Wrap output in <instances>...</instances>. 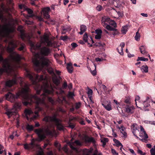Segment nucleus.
I'll use <instances>...</instances> for the list:
<instances>
[{
  "label": "nucleus",
  "instance_id": "nucleus-1",
  "mask_svg": "<svg viewBox=\"0 0 155 155\" xmlns=\"http://www.w3.org/2000/svg\"><path fill=\"white\" fill-rule=\"evenodd\" d=\"M26 77L29 78L33 84H36L37 86L35 88L37 94H40L41 90H43V93L41 96V98L38 97L35 95L32 96L31 101L35 102L38 104L36 108L38 111L41 110V108L38 107V104H44V100L45 98L46 94H50L53 93V90L52 86L47 82L46 80H44L43 76L41 75L39 76L31 72L29 70L26 69Z\"/></svg>",
  "mask_w": 155,
  "mask_h": 155
},
{
  "label": "nucleus",
  "instance_id": "nucleus-2",
  "mask_svg": "<svg viewBox=\"0 0 155 155\" xmlns=\"http://www.w3.org/2000/svg\"><path fill=\"white\" fill-rule=\"evenodd\" d=\"M17 42L14 41H12L9 43L7 48L8 52L10 53L9 58L4 59L2 54H0V62H2V68L0 67V75H2L4 73H9L13 70L10 60L18 62L21 59L20 55L13 51L14 49L17 47Z\"/></svg>",
  "mask_w": 155,
  "mask_h": 155
},
{
  "label": "nucleus",
  "instance_id": "nucleus-3",
  "mask_svg": "<svg viewBox=\"0 0 155 155\" xmlns=\"http://www.w3.org/2000/svg\"><path fill=\"white\" fill-rule=\"evenodd\" d=\"M45 45L49 47H52L53 43L49 39L48 35L47 34H45L41 43H38L34 45L31 44V48L35 50H39L40 54L42 55L47 56L50 53L51 51L49 48L45 46L41 47L42 44Z\"/></svg>",
  "mask_w": 155,
  "mask_h": 155
},
{
  "label": "nucleus",
  "instance_id": "nucleus-4",
  "mask_svg": "<svg viewBox=\"0 0 155 155\" xmlns=\"http://www.w3.org/2000/svg\"><path fill=\"white\" fill-rule=\"evenodd\" d=\"M32 61L34 68L37 71L40 70L44 67H48L51 63L50 61L47 58L41 56L38 53L35 54Z\"/></svg>",
  "mask_w": 155,
  "mask_h": 155
},
{
  "label": "nucleus",
  "instance_id": "nucleus-5",
  "mask_svg": "<svg viewBox=\"0 0 155 155\" xmlns=\"http://www.w3.org/2000/svg\"><path fill=\"white\" fill-rule=\"evenodd\" d=\"M35 132L37 135L40 140L41 141L44 139L47 136H53L55 131L53 130H50L47 127L35 129Z\"/></svg>",
  "mask_w": 155,
  "mask_h": 155
},
{
  "label": "nucleus",
  "instance_id": "nucleus-6",
  "mask_svg": "<svg viewBox=\"0 0 155 155\" xmlns=\"http://www.w3.org/2000/svg\"><path fill=\"white\" fill-rule=\"evenodd\" d=\"M21 85L22 87V88L19 94H17L16 95H15L11 92H9L5 95L6 99L8 100H15V99H17L19 95H23L25 96V97L27 98L28 97V93L29 91V85L26 83H24V86H22L21 83Z\"/></svg>",
  "mask_w": 155,
  "mask_h": 155
},
{
  "label": "nucleus",
  "instance_id": "nucleus-7",
  "mask_svg": "<svg viewBox=\"0 0 155 155\" xmlns=\"http://www.w3.org/2000/svg\"><path fill=\"white\" fill-rule=\"evenodd\" d=\"M14 28L10 23L3 25L0 24V37L8 36L10 33L14 32Z\"/></svg>",
  "mask_w": 155,
  "mask_h": 155
},
{
  "label": "nucleus",
  "instance_id": "nucleus-8",
  "mask_svg": "<svg viewBox=\"0 0 155 155\" xmlns=\"http://www.w3.org/2000/svg\"><path fill=\"white\" fill-rule=\"evenodd\" d=\"M57 115L54 114L52 116H46L43 119V120L47 122H54L57 126V128L60 130H63L64 127L60 123V120L56 118Z\"/></svg>",
  "mask_w": 155,
  "mask_h": 155
},
{
  "label": "nucleus",
  "instance_id": "nucleus-9",
  "mask_svg": "<svg viewBox=\"0 0 155 155\" xmlns=\"http://www.w3.org/2000/svg\"><path fill=\"white\" fill-rule=\"evenodd\" d=\"M24 148L25 150H34V148L37 146V145L35 143V140L34 139H32L31 140V142L29 143H27L23 144Z\"/></svg>",
  "mask_w": 155,
  "mask_h": 155
},
{
  "label": "nucleus",
  "instance_id": "nucleus-10",
  "mask_svg": "<svg viewBox=\"0 0 155 155\" xmlns=\"http://www.w3.org/2000/svg\"><path fill=\"white\" fill-rule=\"evenodd\" d=\"M131 128L132 133L137 138H138L139 137L137 136V134L139 132V130H138L139 127L138 125L136 124H134L131 125Z\"/></svg>",
  "mask_w": 155,
  "mask_h": 155
},
{
  "label": "nucleus",
  "instance_id": "nucleus-11",
  "mask_svg": "<svg viewBox=\"0 0 155 155\" xmlns=\"http://www.w3.org/2000/svg\"><path fill=\"white\" fill-rule=\"evenodd\" d=\"M107 19H105L104 18H102V20H101L102 24V25L107 30L109 31H116V29L112 27L110 25L107 24L106 22H107Z\"/></svg>",
  "mask_w": 155,
  "mask_h": 155
},
{
  "label": "nucleus",
  "instance_id": "nucleus-12",
  "mask_svg": "<svg viewBox=\"0 0 155 155\" xmlns=\"http://www.w3.org/2000/svg\"><path fill=\"white\" fill-rule=\"evenodd\" d=\"M50 10V8L49 7L45 8L43 9L42 11L43 12L44 18L46 19H48L50 18V15H49L48 12Z\"/></svg>",
  "mask_w": 155,
  "mask_h": 155
},
{
  "label": "nucleus",
  "instance_id": "nucleus-13",
  "mask_svg": "<svg viewBox=\"0 0 155 155\" xmlns=\"http://www.w3.org/2000/svg\"><path fill=\"white\" fill-rule=\"evenodd\" d=\"M139 136L141 138V139L139 138V140L143 142H146L148 138V135L146 132H140Z\"/></svg>",
  "mask_w": 155,
  "mask_h": 155
},
{
  "label": "nucleus",
  "instance_id": "nucleus-14",
  "mask_svg": "<svg viewBox=\"0 0 155 155\" xmlns=\"http://www.w3.org/2000/svg\"><path fill=\"white\" fill-rule=\"evenodd\" d=\"M15 109L14 108H12L11 109H8L6 110V112L5 113V114H6L10 118L11 117L15 114L16 112H15Z\"/></svg>",
  "mask_w": 155,
  "mask_h": 155
},
{
  "label": "nucleus",
  "instance_id": "nucleus-15",
  "mask_svg": "<svg viewBox=\"0 0 155 155\" xmlns=\"http://www.w3.org/2000/svg\"><path fill=\"white\" fill-rule=\"evenodd\" d=\"M125 46L124 42H121L119 46L117 48V50L119 53L121 55H124L123 48Z\"/></svg>",
  "mask_w": 155,
  "mask_h": 155
},
{
  "label": "nucleus",
  "instance_id": "nucleus-16",
  "mask_svg": "<svg viewBox=\"0 0 155 155\" xmlns=\"http://www.w3.org/2000/svg\"><path fill=\"white\" fill-rule=\"evenodd\" d=\"M16 81L15 78H14L11 80H8L5 83V85L6 86L8 87H11L12 85L16 84Z\"/></svg>",
  "mask_w": 155,
  "mask_h": 155
},
{
  "label": "nucleus",
  "instance_id": "nucleus-17",
  "mask_svg": "<svg viewBox=\"0 0 155 155\" xmlns=\"http://www.w3.org/2000/svg\"><path fill=\"white\" fill-rule=\"evenodd\" d=\"M134 109L132 105H127L126 107V111L127 113L131 114L134 112Z\"/></svg>",
  "mask_w": 155,
  "mask_h": 155
},
{
  "label": "nucleus",
  "instance_id": "nucleus-18",
  "mask_svg": "<svg viewBox=\"0 0 155 155\" xmlns=\"http://www.w3.org/2000/svg\"><path fill=\"white\" fill-rule=\"evenodd\" d=\"M74 143H76L77 145H81V143L78 140H75L74 142V143H72V142L71 143L70 142H69L70 147L71 149H72V150H76V148L73 146V144H74Z\"/></svg>",
  "mask_w": 155,
  "mask_h": 155
},
{
  "label": "nucleus",
  "instance_id": "nucleus-19",
  "mask_svg": "<svg viewBox=\"0 0 155 155\" xmlns=\"http://www.w3.org/2000/svg\"><path fill=\"white\" fill-rule=\"evenodd\" d=\"M107 102L108 103L107 104H102V105L107 110L110 111L112 110L111 102L110 101Z\"/></svg>",
  "mask_w": 155,
  "mask_h": 155
},
{
  "label": "nucleus",
  "instance_id": "nucleus-20",
  "mask_svg": "<svg viewBox=\"0 0 155 155\" xmlns=\"http://www.w3.org/2000/svg\"><path fill=\"white\" fill-rule=\"evenodd\" d=\"M67 68L69 73H72L73 71V67L71 63H68L67 65Z\"/></svg>",
  "mask_w": 155,
  "mask_h": 155
},
{
  "label": "nucleus",
  "instance_id": "nucleus-21",
  "mask_svg": "<svg viewBox=\"0 0 155 155\" xmlns=\"http://www.w3.org/2000/svg\"><path fill=\"white\" fill-rule=\"evenodd\" d=\"M87 30L86 26L84 25H82L80 27L81 31L79 32L80 35H82Z\"/></svg>",
  "mask_w": 155,
  "mask_h": 155
},
{
  "label": "nucleus",
  "instance_id": "nucleus-22",
  "mask_svg": "<svg viewBox=\"0 0 155 155\" xmlns=\"http://www.w3.org/2000/svg\"><path fill=\"white\" fill-rule=\"evenodd\" d=\"M25 112L28 120H29V118L28 116L33 114V112L31 109H26L25 110Z\"/></svg>",
  "mask_w": 155,
  "mask_h": 155
},
{
  "label": "nucleus",
  "instance_id": "nucleus-23",
  "mask_svg": "<svg viewBox=\"0 0 155 155\" xmlns=\"http://www.w3.org/2000/svg\"><path fill=\"white\" fill-rule=\"evenodd\" d=\"M57 101L60 103H62L64 101L66 104H68V102L66 100V98L64 97H62V99L59 98V97H58V98L57 100Z\"/></svg>",
  "mask_w": 155,
  "mask_h": 155
},
{
  "label": "nucleus",
  "instance_id": "nucleus-24",
  "mask_svg": "<svg viewBox=\"0 0 155 155\" xmlns=\"http://www.w3.org/2000/svg\"><path fill=\"white\" fill-rule=\"evenodd\" d=\"M85 140L86 142H92L93 143H94L95 142V141L94 140V139L92 137H86L85 138Z\"/></svg>",
  "mask_w": 155,
  "mask_h": 155
},
{
  "label": "nucleus",
  "instance_id": "nucleus-25",
  "mask_svg": "<svg viewBox=\"0 0 155 155\" xmlns=\"http://www.w3.org/2000/svg\"><path fill=\"white\" fill-rule=\"evenodd\" d=\"M100 140L101 142L103 143L102 146L103 147H105L106 143L108 141V139L107 138H102Z\"/></svg>",
  "mask_w": 155,
  "mask_h": 155
},
{
  "label": "nucleus",
  "instance_id": "nucleus-26",
  "mask_svg": "<svg viewBox=\"0 0 155 155\" xmlns=\"http://www.w3.org/2000/svg\"><path fill=\"white\" fill-rule=\"evenodd\" d=\"M140 69L143 73H147L148 72V67L146 65H143L140 68Z\"/></svg>",
  "mask_w": 155,
  "mask_h": 155
},
{
  "label": "nucleus",
  "instance_id": "nucleus-27",
  "mask_svg": "<svg viewBox=\"0 0 155 155\" xmlns=\"http://www.w3.org/2000/svg\"><path fill=\"white\" fill-rule=\"evenodd\" d=\"M149 102L146 101H144L143 102V109L144 111H148L149 110L148 109H146V107H149L150 106V104H149Z\"/></svg>",
  "mask_w": 155,
  "mask_h": 155
},
{
  "label": "nucleus",
  "instance_id": "nucleus-28",
  "mask_svg": "<svg viewBox=\"0 0 155 155\" xmlns=\"http://www.w3.org/2000/svg\"><path fill=\"white\" fill-rule=\"evenodd\" d=\"M140 52L143 54H145L147 53V52L146 51L145 46L143 45L141 46L139 48Z\"/></svg>",
  "mask_w": 155,
  "mask_h": 155
},
{
  "label": "nucleus",
  "instance_id": "nucleus-29",
  "mask_svg": "<svg viewBox=\"0 0 155 155\" xmlns=\"http://www.w3.org/2000/svg\"><path fill=\"white\" fill-rule=\"evenodd\" d=\"M53 82L56 85H58L60 83V81L57 77H55L52 78Z\"/></svg>",
  "mask_w": 155,
  "mask_h": 155
},
{
  "label": "nucleus",
  "instance_id": "nucleus-30",
  "mask_svg": "<svg viewBox=\"0 0 155 155\" xmlns=\"http://www.w3.org/2000/svg\"><path fill=\"white\" fill-rule=\"evenodd\" d=\"M128 26L125 25L122 27L121 30V32L123 34H125L128 30Z\"/></svg>",
  "mask_w": 155,
  "mask_h": 155
},
{
  "label": "nucleus",
  "instance_id": "nucleus-31",
  "mask_svg": "<svg viewBox=\"0 0 155 155\" xmlns=\"http://www.w3.org/2000/svg\"><path fill=\"white\" fill-rule=\"evenodd\" d=\"M22 27L21 26H19L18 28V30L20 31L21 33V38L23 39V37H25V34L23 33V31L22 30Z\"/></svg>",
  "mask_w": 155,
  "mask_h": 155
},
{
  "label": "nucleus",
  "instance_id": "nucleus-32",
  "mask_svg": "<svg viewBox=\"0 0 155 155\" xmlns=\"http://www.w3.org/2000/svg\"><path fill=\"white\" fill-rule=\"evenodd\" d=\"M26 10L27 11L28 13L30 15L29 16V17H32L33 16V11L29 8H27Z\"/></svg>",
  "mask_w": 155,
  "mask_h": 155
},
{
  "label": "nucleus",
  "instance_id": "nucleus-33",
  "mask_svg": "<svg viewBox=\"0 0 155 155\" xmlns=\"http://www.w3.org/2000/svg\"><path fill=\"white\" fill-rule=\"evenodd\" d=\"M148 59L147 58H145L143 57H138L137 61H147Z\"/></svg>",
  "mask_w": 155,
  "mask_h": 155
},
{
  "label": "nucleus",
  "instance_id": "nucleus-34",
  "mask_svg": "<svg viewBox=\"0 0 155 155\" xmlns=\"http://www.w3.org/2000/svg\"><path fill=\"white\" fill-rule=\"evenodd\" d=\"M113 141L116 144V146L117 147H119L120 146H122V144L119 141L117 140L115 138H114L113 139Z\"/></svg>",
  "mask_w": 155,
  "mask_h": 155
},
{
  "label": "nucleus",
  "instance_id": "nucleus-35",
  "mask_svg": "<svg viewBox=\"0 0 155 155\" xmlns=\"http://www.w3.org/2000/svg\"><path fill=\"white\" fill-rule=\"evenodd\" d=\"M140 34L139 33L138 31L136 32V35L134 37V38L137 41H138L139 40L140 38Z\"/></svg>",
  "mask_w": 155,
  "mask_h": 155
},
{
  "label": "nucleus",
  "instance_id": "nucleus-36",
  "mask_svg": "<svg viewBox=\"0 0 155 155\" xmlns=\"http://www.w3.org/2000/svg\"><path fill=\"white\" fill-rule=\"evenodd\" d=\"M48 71L52 75H54V72L53 69L51 68H49L47 69Z\"/></svg>",
  "mask_w": 155,
  "mask_h": 155
},
{
  "label": "nucleus",
  "instance_id": "nucleus-37",
  "mask_svg": "<svg viewBox=\"0 0 155 155\" xmlns=\"http://www.w3.org/2000/svg\"><path fill=\"white\" fill-rule=\"evenodd\" d=\"M88 37L86 33H85L83 37V40L85 42H87L88 41Z\"/></svg>",
  "mask_w": 155,
  "mask_h": 155
},
{
  "label": "nucleus",
  "instance_id": "nucleus-38",
  "mask_svg": "<svg viewBox=\"0 0 155 155\" xmlns=\"http://www.w3.org/2000/svg\"><path fill=\"white\" fill-rule=\"evenodd\" d=\"M151 155H155V145L150 150Z\"/></svg>",
  "mask_w": 155,
  "mask_h": 155
},
{
  "label": "nucleus",
  "instance_id": "nucleus-39",
  "mask_svg": "<svg viewBox=\"0 0 155 155\" xmlns=\"http://www.w3.org/2000/svg\"><path fill=\"white\" fill-rule=\"evenodd\" d=\"M26 128L28 130L31 131L33 130V127L32 125L28 124L26 126Z\"/></svg>",
  "mask_w": 155,
  "mask_h": 155
},
{
  "label": "nucleus",
  "instance_id": "nucleus-40",
  "mask_svg": "<svg viewBox=\"0 0 155 155\" xmlns=\"http://www.w3.org/2000/svg\"><path fill=\"white\" fill-rule=\"evenodd\" d=\"M110 24L113 26L114 28H116L117 27V24L114 21L111 20L110 22Z\"/></svg>",
  "mask_w": 155,
  "mask_h": 155
},
{
  "label": "nucleus",
  "instance_id": "nucleus-41",
  "mask_svg": "<svg viewBox=\"0 0 155 155\" xmlns=\"http://www.w3.org/2000/svg\"><path fill=\"white\" fill-rule=\"evenodd\" d=\"M62 88H60L59 91L56 92V94L58 95L62 94L64 93V91L62 90Z\"/></svg>",
  "mask_w": 155,
  "mask_h": 155
},
{
  "label": "nucleus",
  "instance_id": "nucleus-42",
  "mask_svg": "<svg viewBox=\"0 0 155 155\" xmlns=\"http://www.w3.org/2000/svg\"><path fill=\"white\" fill-rule=\"evenodd\" d=\"M94 66L95 67L94 70L93 71L91 70L90 71L91 74L93 76H95L96 74V65L95 64H94Z\"/></svg>",
  "mask_w": 155,
  "mask_h": 155
},
{
  "label": "nucleus",
  "instance_id": "nucleus-43",
  "mask_svg": "<svg viewBox=\"0 0 155 155\" xmlns=\"http://www.w3.org/2000/svg\"><path fill=\"white\" fill-rule=\"evenodd\" d=\"M68 124L69 125L68 127L71 128V129H73L75 127L74 125L71 123L70 120H69V121L68 122Z\"/></svg>",
  "mask_w": 155,
  "mask_h": 155
},
{
  "label": "nucleus",
  "instance_id": "nucleus-44",
  "mask_svg": "<svg viewBox=\"0 0 155 155\" xmlns=\"http://www.w3.org/2000/svg\"><path fill=\"white\" fill-rule=\"evenodd\" d=\"M1 8L2 10L6 12H7L8 11V9L7 8H5L4 6V5L3 4H2L1 5Z\"/></svg>",
  "mask_w": 155,
  "mask_h": 155
},
{
  "label": "nucleus",
  "instance_id": "nucleus-45",
  "mask_svg": "<svg viewBox=\"0 0 155 155\" xmlns=\"http://www.w3.org/2000/svg\"><path fill=\"white\" fill-rule=\"evenodd\" d=\"M60 38L61 40L66 41L68 39V37L67 36H62Z\"/></svg>",
  "mask_w": 155,
  "mask_h": 155
},
{
  "label": "nucleus",
  "instance_id": "nucleus-46",
  "mask_svg": "<svg viewBox=\"0 0 155 155\" xmlns=\"http://www.w3.org/2000/svg\"><path fill=\"white\" fill-rule=\"evenodd\" d=\"M103 9L102 6L100 5H98L96 7V10L98 11H100Z\"/></svg>",
  "mask_w": 155,
  "mask_h": 155
},
{
  "label": "nucleus",
  "instance_id": "nucleus-47",
  "mask_svg": "<svg viewBox=\"0 0 155 155\" xmlns=\"http://www.w3.org/2000/svg\"><path fill=\"white\" fill-rule=\"evenodd\" d=\"M20 107V105L19 103H16L13 106V108L16 110V109Z\"/></svg>",
  "mask_w": 155,
  "mask_h": 155
},
{
  "label": "nucleus",
  "instance_id": "nucleus-48",
  "mask_svg": "<svg viewBox=\"0 0 155 155\" xmlns=\"http://www.w3.org/2000/svg\"><path fill=\"white\" fill-rule=\"evenodd\" d=\"M25 44H21V45L20 47L18 48V50L20 51L23 50L25 48Z\"/></svg>",
  "mask_w": 155,
  "mask_h": 155
},
{
  "label": "nucleus",
  "instance_id": "nucleus-49",
  "mask_svg": "<svg viewBox=\"0 0 155 155\" xmlns=\"http://www.w3.org/2000/svg\"><path fill=\"white\" fill-rule=\"evenodd\" d=\"M48 101L52 104H54V100L51 97H48Z\"/></svg>",
  "mask_w": 155,
  "mask_h": 155
},
{
  "label": "nucleus",
  "instance_id": "nucleus-50",
  "mask_svg": "<svg viewBox=\"0 0 155 155\" xmlns=\"http://www.w3.org/2000/svg\"><path fill=\"white\" fill-rule=\"evenodd\" d=\"M81 104L80 102L76 103L75 105V108L76 109L79 108L81 106Z\"/></svg>",
  "mask_w": 155,
  "mask_h": 155
},
{
  "label": "nucleus",
  "instance_id": "nucleus-51",
  "mask_svg": "<svg viewBox=\"0 0 155 155\" xmlns=\"http://www.w3.org/2000/svg\"><path fill=\"white\" fill-rule=\"evenodd\" d=\"M121 132L122 133V134H123V136H122V137H123L124 138V139H125L127 137V133L125 132V131L124 132H122L121 131Z\"/></svg>",
  "mask_w": 155,
  "mask_h": 155
},
{
  "label": "nucleus",
  "instance_id": "nucleus-52",
  "mask_svg": "<svg viewBox=\"0 0 155 155\" xmlns=\"http://www.w3.org/2000/svg\"><path fill=\"white\" fill-rule=\"evenodd\" d=\"M67 87V82L65 81L64 82L62 87V88L63 89L66 88Z\"/></svg>",
  "mask_w": 155,
  "mask_h": 155
},
{
  "label": "nucleus",
  "instance_id": "nucleus-53",
  "mask_svg": "<svg viewBox=\"0 0 155 155\" xmlns=\"http://www.w3.org/2000/svg\"><path fill=\"white\" fill-rule=\"evenodd\" d=\"M111 152L114 155H118V153H117L116 150L114 149H111Z\"/></svg>",
  "mask_w": 155,
  "mask_h": 155
},
{
  "label": "nucleus",
  "instance_id": "nucleus-54",
  "mask_svg": "<svg viewBox=\"0 0 155 155\" xmlns=\"http://www.w3.org/2000/svg\"><path fill=\"white\" fill-rule=\"evenodd\" d=\"M37 155H45L43 150H41L38 152Z\"/></svg>",
  "mask_w": 155,
  "mask_h": 155
},
{
  "label": "nucleus",
  "instance_id": "nucleus-55",
  "mask_svg": "<svg viewBox=\"0 0 155 155\" xmlns=\"http://www.w3.org/2000/svg\"><path fill=\"white\" fill-rule=\"evenodd\" d=\"M137 152L138 153L140 154L141 155H145L146 153H143V152L140 150H138Z\"/></svg>",
  "mask_w": 155,
  "mask_h": 155
},
{
  "label": "nucleus",
  "instance_id": "nucleus-56",
  "mask_svg": "<svg viewBox=\"0 0 155 155\" xmlns=\"http://www.w3.org/2000/svg\"><path fill=\"white\" fill-rule=\"evenodd\" d=\"M25 23L26 24L28 25H31L33 23V22L31 21H30L28 20H26L25 21Z\"/></svg>",
  "mask_w": 155,
  "mask_h": 155
},
{
  "label": "nucleus",
  "instance_id": "nucleus-57",
  "mask_svg": "<svg viewBox=\"0 0 155 155\" xmlns=\"http://www.w3.org/2000/svg\"><path fill=\"white\" fill-rule=\"evenodd\" d=\"M95 31L96 33L98 35H101L102 32V31L101 30H96Z\"/></svg>",
  "mask_w": 155,
  "mask_h": 155
},
{
  "label": "nucleus",
  "instance_id": "nucleus-58",
  "mask_svg": "<svg viewBox=\"0 0 155 155\" xmlns=\"http://www.w3.org/2000/svg\"><path fill=\"white\" fill-rule=\"evenodd\" d=\"M101 35L97 34L95 36V38L96 39H100L101 38Z\"/></svg>",
  "mask_w": 155,
  "mask_h": 155
},
{
  "label": "nucleus",
  "instance_id": "nucleus-59",
  "mask_svg": "<svg viewBox=\"0 0 155 155\" xmlns=\"http://www.w3.org/2000/svg\"><path fill=\"white\" fill-rule=\"evenodd\" d=\"M140 97H139V96H136V97L135 101V102H136L135 103V104H136V106L138 107L137 106L136 101H139V100H140Z\"/></svg>",
  "mask_w": 155,
  "mask_h": 155
},
{
  "label": "nucleus",
  "instance_id": "nucleus-60",
  "mask_svg": "<svg viewBox=\"0 0 155 155\" xmlns=\"http://www.w3.org/2000/svg\"><path fill=\"white\" fill-rule=\"evenodd\" d=\"M92 93L93 91L92 90L89 89L88 90L87 92L88 95H89V94L92 95Z\"/></svg>",
  "mask_w": 155,
  "mask_h": 155
},
{
  "label": "nucleus",
  "instance_id": "nucleus-61",
  "mask_svg": "<svg viewBox=\"0 0 155 155\" xmlns=\"http://www.w3.org/2000/svg\"><path fill=\"white\" fill-rule=\"evenodd\" d=\"M71 45L73 48H74L78 46L77 44L75 43H72L71 44Z\"/></svg>",
  "mask_w": 155,
  "mask_h": 155
},
{
  "label": "nucleus",
  "instance_id": "nucleus-62",
  "mask_svg": "<svg viewBox=\"0 0 155 155\" xmlns=\"http://www.w3.org/2000/svg\"><path fill=\"white\" fill-rule=\"evenodd\" d=\"M49 21V23L51 24L54 25V24L55 23L54 21L53 20L50 19Z\"/></svg>",
  "mask_w": 155,
  "mask_h": 155
},
{
  "label": "nucleus",
  "instance_id": "nucleus-63",
  "mask_svg": "<svg viewBox=\"0 0 155 155\" xmlns=\"http://www.w3.org/2000/svg\"><path fill=\"white\" fill-rule=\"evenodd\" d=\"M95 60L96 61H101L103 60V59L97 58H95Z\"/></svg>",
  "mask_w": 155,
  "mask_h": 155
},
{
  "label": "nucleus",
  "instance_id": "nucleus-64",
  "mask_svg": "<svg viewBox=\"0 0 155 155\" xmlns=\"http://www.w3.org/2000/svg\"><path fill=\"white\" fill-rule=\"evenodd\" d=\"M53 153L52 151L47 153V155H53Z\"/></svg>",
  "mask_w": 155,
  "mask_h": 155
}]
</instances>
